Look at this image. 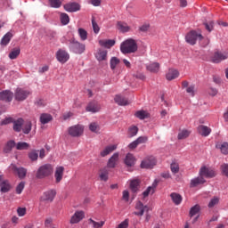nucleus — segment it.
Listing matches in <instances>:
<instances>
[{
    "label": "nucleus",
    "instance_id": "45",
    "mask_svg": "<svg viewBox=\"0 0 228 228\" xmlns=\"http://www.w3.org/2000/svg\"><path fill=\"white\" fill-rule=\"evenodd\" d=\"M200 211V206L195 205L191 208L189 215L191 217L195 216V215H197Z\"/></svg>",
    "mask_w": 228,
    "mask_h": 228
},
{
    "label": "nucleus",
    "instance_id": "59",
    "mask_svg": "<svg viewBox=\"0 0 228 228\" xmlns=\"http://www.w3.org/2000/svg\"><path fill=\"white\" fill-rule=\"evenodd\" d=\"M135 141H137V143L140 145L142 143H147L149 141V137L147 136H140Z\"/></svg>",
    "mask_w": 228,
    "mask_h": 228
},
{
    "label": "nucleus",
    "instance_id": "23",
    "mask_svg": "<svg viewBox=\"0 0 228 228\" xmlns=\"http://www.w3.org/2000/svg\"><path fill=\"white\" fill-rule=\"evenodd\" d=\"M117 28L121 31V33H129V31H131V27L124 21H118Z\"/></svg>",
    "mask_w": 228,
    "mask_h": 228
},
{
    "label": "nucleus",
    "instance_id": "31",
    "mask_svg": "<svg viewBox=\"0 0 228 228\" xmlns=\"http://www.w3.org/2000/svg\"><path fill=\"white\" fill-rule=\"evenodd\" d=\"M13 38V34L12 32H7L1 39V45L4 46L10 44V41Z\"/></svg>",
    "mask_w": 228,
    "mask_h": 228
},
{
    "label": "nucleus",
    "instance_id": "44",
    "mask_svg": "<svg viewBox=\"0 0 228 228\" xmlns=\"http://www.w3.org/2000/svg\"><path fill=\"white\" fill-rule=\"evenodd\" d=\"M89 224H92L94 228H101L104 226L105 222L101 221L100 223L95 222L94 219L90 218L89 219Z\"/></svg>",
    "mask_w": 228,
    "mask_h": 228
},
{
    "label": "nucleus",
    "instance_id": "52",
    "mask_svg": "<svg viewBox=\"0 0 228 228\" xmlns=\"http://www.w3.org/2000/svg\"><path fill=\"white\" fill-rule=\"evenodd\" d=\"M150 28H151V24L144 23L141 27H139V31H141L142 33H147Z\"/></svg>",
    "mask_w": 228,
    "mask_h": 228
},
{
    "label": "nucleus",
    "instance_id": "48",
    "mask_svg": "<svg viewBox=\"0 0 228 228\" xmlns=\"http://www.w3.org/2000/svg\"><path fill=\"white\" fill-rule=\"evenodd\" d=\"M188 136H190V131H188V130H182L178 134V140H184V139L188 138Z\"/></svg>",
    "mask_w": 228,
    "mask_h": 228
},
{
    "label": "nucleus",
    "instance_id": "18",
    "mask_svg": "<svg viewBox=\"0 0 228 228\" xmlns=\"http://www.w3.org/2000/svg\"><path fill=\"white\" fill-rule=\"evenodd\" d=\"M65 172V167H58L55 169L54 177L55 183H61V179H63V173Z\"/></svg>",
    "mask_w": 228,
    "mask_h": 228
},
{
    "label": "nucleus",
    "instance_id": "63",
    "mask_svg": "<svg viewBox=\"0 0 228 228\" xmlns=\"http://www.w3.org/2000/svg\"><path fill=\"white\" fill-rule=\"evenodd\" d=\"M221 169H222V172H223L224 175L228 177V164H223L221 166Z\"/></svg>",
    "mask_w": 228,
    "mask_h": 228
},
{
    "label": "nucleus",
    "instance_id": "37",
    "mask_svg": "<svg viewBox=\"0 0 228 228\" xmlns=\"http://www.w3.org/2000/svg\"><path fill=\"white\" fill-rule=\"evenodd\" d=\"M60 19H61V22L62 24V26H67V24H69V22H70V18L69 17V14L62 12L60 15Z\"/></svg>",
    "mask_w": 228,
    "mask_h": 228
},
{
    "label": "nucleus",
    "instance_id": "43",
    "mask_svg": "<svg viewBox=\"0 0 228 228\" xmlns=\"http://www.w3.org/2000/svg\"><path fill=\"white\" fill-rule=\"evenodd\" d=\"M78 35L80 37V40L83 42L88 38V32H86L85 28H78Z\"/></svg>",
    "mask_w": 228,
    "mask_h": 228
},
{
    "label": "nucleus",
    "instance_id": "15",
    "mask_svg": "<svg viewBox=\"0 0 228 228\" xmlns=\"http://www.w3.org/2000/svg\"><path fill=\"white\" fill-rule=\"evenodd\" d=\"M83 218H85V212L83 210L76 211L71 216L70 224H79Z\"/></svg>",
    "mask_w": 228,
    "mask_h": 228
},
{
    "label": "nucleus",
    "instance_id": "8",
    "mask_svg": "<svg viewBox=\"0 0 228 228\" xmlns=\"http://www.w3.org/2000/svg\"><path fill=\"white\" fill-rule=\"evenodd\" d=\"M85 131V127L81 125H76L69 128V134L70 136H81Z\"/></svg>",
    "mask_w": 228,
    "mask_h": 228
},
{
    "label": "nucleus",
    "instance_id": "14",
    "mask_svg": "<svg viewBox=\"0 0 228 228\" xmlns=\"http://www.w3.org/2000/svg\"><path fill=\"white\" fill-rule=\"evenodd\" d=\"M64 10L69 12H79L81 10V5L76 2L69 3L64 4Z\"/></svg>",
    "mask_w": 228,
    "mask_h": 228
},
{
    "label": "nucleus",
    "instance_id": "51",
    "mask_svg": "<svg viewBox=\"0 0 228 228\" xmlns=\"http://www.w3.org/2000/svg\"><path fill=\"white\" fill-rule=\"evenodd\" d=\"M222 154L227 155L228 154V142H223L219 147Z\"/></svg>",
    "mask_w": 228,
    "mask_h": 228
},
{
    "label": "nucleus",
    "instance_id": "46",
    "mask_svg": "<svg viewBox=\"0 0 228 228\" xmlns=\"http://www.w3.org/2000/svg\"><path fill=\"white\" fill-rule=\"evenodd\" d=\"M92 26H93L94 33H95V35H97V33H99V31H101V28H99L97 21H95V17H94V16L92 17Z\"/></svg>",
    "mask_w": 228,
    "mask_h": 228
},
{
    "label": "nucleus",
    "instance_id": "33",
    "mask_svg": "<svg viewBox=\"0 0 228 228\" xmlns=\"http://www.w3.org/2000/svg\"><path fill=\"white\" fill-rule=\"evenodd\" d=\"M170 197H171L174 204H175V206H179V204H181V202H183V197L179 193L172 192L170 194Z\"/></svg>",
    "mask_w": 228,
    "mask_h": 228
},
{
    "label": "nucleus",
    "instance_id": "9",
    "mask_svg": "<svg viewBox=\"0 0 228 228\" xmlns=\"http://www.w3.org/2000/svg\"><path fill=\"white\" fill-rule=\"evenodd\" d=\"M199 175L200 177H207L208 179L211 177H215L216 174L215 171L211 168L207 167L206 166H203L200 167Z\"/></svg>",
    "mask_w": 228,
    "mask_h": 228
},
{
    "label": "nucleus",
    "instance_id": "41",
    "mask_svg": "<svg viewBox=\"0 0 228 228\" xmlns=\"http://www.w3.org/2000/svg\"><path fill=\"white\" fill-rule=\"evenodd\" d=\"M31 127H32L31 121H26L22 128L24 134H29V133L31 132Z\"/></svg>",
    "mask_w": 228,
    "mask_h": 228
},
{
    "label": "nucleus",
    "instance_id": "7",
    "mask_svg": "<svg viewBox=\"0 0 228 228\" xmlns=\"http://www.w3.org/2000/svg\"><path fill=\"white\" fill-rule=\"evenodd\" d=\"M56 58L57 61H60V63H67L69 60L70 59V55L67 51L63 49H59L56 53Z\"/></svg>",
    "mask_w": 228,
    "mask_h": 228
},
{
    "label": "nucleus",
    "instance_id": "57",
    "mask_svg": "<svg viewBox=\"0 0 228 228\" xmlns=\"http://www.w3.org/2000/svg\"><path fill=\"white\" fill-rule=\"evenodd\" d=\"M25 183L24 182H20L17 187H16V193H18V195H20V193H22V190H24V186H25Z\"/></svg>",
    "mask_w": 228,
    "mask_h": 228
},
{
    "label": "nucleus",
    "instance_id": "26",
    "mask_svg": "<svg viewBox=\"0 0 228 228\" xmlns=\"http://www.w3.org/2000/svg\"><path fill=\"white\" fill-rule=\"evenodd\" d=\"M95 58L98 61H104L108 58V51L103 49H99L95 53Z\"/></svg>",
    "mask_w": 228,
    "mask_h": 228
},
{
    "label": "nucleus",
    "instance_id": "34",
    "mask_svg": "<svg viewBox=\"0 0 228 228\" xmlns=\"http://www.w3.org/2000/svg\"><path fill=\"white\" fill-rule=\"evenodd\" d=\"M53 120V116L51 114L43 113L40 116V122L43 125L49 124Z\"/></svg>",
    "mask_w": 228,
    "mask_h": 228
},
{
    "label": "nucleus",
    "instance_id": "13",
    "mask_svg": "<svg viewBox=\"0 0 228 228\" xmlns=\"http://www.w3.org/2000/svg\"><path fill=\"white\" fill-rule=\"evenodd\" d=\"M54 197H56V191H47L41 196V200L43 202H53Z\"/></svg>",
    "mask_w": 228,
    "mask_h": 228
},
{
    "label": "nucleus",
    "instance_id": "42",
    "mask_svg": "<svg viewBox=\"0 0 228 228\" xmlns=\"http://www.w3.org/2000/svg\"><path fill=\"white\" fill-rule=\"evenodd\" d=\"M138 134V128L135 126H130L128 128V136L129 138H133V136H136Z\"/></svg>",
    "mask_w": 228,
    "mask_h": 228
},
{
    "label": "nucleus",
    "instance_id": "5",
    "mask_svg": "<svg viewBox=\"0 0 228 228\" xmlns=\"http://www.w3.org/2000/svg\"><path fill=\"white\" fill-rule=\"evenodd\" d=\"M185 40L187 44H190V45H195V44H197V40H202V34L198 33L195 30L190 31L186 35Z\"/></svg>",
    "mask_w": 228,
    "mask_h": 228
},
{
    "label": "nucleus",
    "instance_id": "61",
    "mask_svg": "<svg viewBox=\"0 0 228 228\" xmlns=\"http://www.w3.org/2000/svg\"><path fill=\"white\" fill-rule=\"evenodd\" d=\"M200 44L202 47H206V45H209V38H204V37H202V39H200Z\"/></svg>",
    "mask_w": 228,
    "mask_h": 228
},
{
    "label": "nucleus",
    "instance_id": "27",
    "mask_svg": "<svg viewBox=\"0 0 228 228\" xmlns=\"http://www.w3.org/2000/svg\"><path fill=\"white\" fill-rule=\"evenodd\" d=\"M113 151H117V144L107 146L103 151H101L100 156H102V158H105V156H108V154H111Z\"/></svg>",
    "mask_w": 228,
    "mask_h": 228
},
{
    "label": "nucleus",
    "instance_id": "28",
    "mask_svg": "<svg viewBox=\"0 0 228 228\" xmlns=\"http://www.w3.org/2000/svg\"><path fill=\"white\" fill-rule=\"evenodd\" d=\"M198 132L201 136H209V134H211V128L204 125H200L198 126Z\"/></svg>",
    "mask_w": 228,
    "mask_h": 228
},
{
    "label": "nucleus",
    "instance_id": "38",
    "mask_svg": "<svg viewBox=\"0 0 228 228\" xmlns=\"http://www.w3.org/2000/svg\"><path fill=\"white\" fill-rule=\"evenodd\" d=\"M28 159H30V161H37L38 160V151L32 150L28 152Z\"/></svg>",
    "mask_w": 228,
    "mask_h": 228
},
{
    "label": "nucleus",
    "instance_id": "24",
    "mask_svg": "<svg viewBox=\"0 0 228 228\" xmlns=\"http://www.w3.org/2000/svg\"><path fill=\"white\" fill-rule=\"evenodd\" d=\"M206 183V179L202 176H198L191 180V188H197L200 184H204Z\"/></svg>",
    "mask_w": 228,
    "mask_h": 228
},
{
    "label": "nucleus",
    "instance_id": "25",
    "mask_svg": "<svg viewBox=\"0 0 228 228\" xmlns=\"http://www.w3.org/2000/svg\"><path fill=\"white\" fill-rule=\"evenodd\" d=\"M146 69L149 72H151L152 74H158V72H159V63L151 62L146 66Z\"/></svg>",
    "mask_w": 228,
    "mask_h": 228
},
{
    "label": "nucleus",
    "instance_id": "40",
    "mask_svg": "<svg viewBox=\"0 0 228 228\" xmlns=\"http://www.w3.org/2000/svg\"><path fill=\"white\" fill-rule=\"evenodd\" d=\"M17 151H28L29 149V143L25 142H20L16 144Z\"/></svg>",
    "mask_w": 228,
    "mask_h": 228
},
{
    "label": "nucleus",
    "instance_id": "64",
    "mask_svg": "<svg viewBox=\"0 0 228 228\" xmlns=\"http://www.w3.org/2000/svg\"><path fill=\"white\" fill-rule=\"evenodd\" d=\"M17 214L19 216H24V215H26V208H19L17 209Z\"/></svg>",
    "mask_w": 228,
    "mask_h": 228
},
{
    "label": "nucleus",
    "instance_id": "2",
    "mask_svg": "<svg viewBox=\"0 0 228 228\" xmlns=\"http://www.w3.org/2000/svg\"><path fill=\"white\" fill-rule=\"evenodd\" d=\"M69 49L71 53H75V54H83V53H85L86 45L85 44L79 43L75 38H72L69 40Z\"/></svg>",
    "mask_w": 228,
    "mask_h": 228
},
{
    "label": "nucleus",
    "instance_id": "62",
    "mask_svg": "<svg viewBox=\"0 0 228 228\" xmlns=\"http://www.w3.org/2000/svg\"><path fill=\"white\" fill-rule=\"evenodd\" d=\"M129 227V220L126 219L125 221L121 222L117 228H127Z\"/></svg>",
    "mask_w": 228,
    "mask_h": 228
},
{
    "label": "nucleus",
    "instance_id": "22",
    "mask_svg": "<svg viewBox=\"0 0 228 228\" xmlns=\"http://www.w3.org/2000/svg\"><path fill=\"white\" fill-rule=\"evenodd\" d=\"M118 161V153H114L109 159L107 163L108 168H115L117 167V163Z\"/></svg>",
    "mask_w": 228,
    "mask_h": 228
},
{
    "label": "nucleus",
    "instance_id": "53",
    "mask_svg": "<svg viewBox=\"0 0 228 228\" xmlns=\"http://www.w3.org/2000/svg\"><path fill=\"white\" fill-rule=\"evenodd\" d=\"M135 117L141 120H143V118L147 117V112H145V110H139L135 113Z\"/></svg>",
    "mask_w": 228,
    "mask_h": 228
},
{
    "label": "nucleus",
    "instance_id": "58",
    "mask_svg": "<svg viewBox=\"0 0 228 228\" xmlns=\"http://www.w3.org/2000/svg\"><path fill=\"white\" fill-rule=\"evenodd\" d=\"M154 190L152 189V187L149 186L143 192H142V195L143 197H149V195H151L154 193Z\"/></svg>",
    "mask_w": 228,
    "mask_h": 228
},
{
    "label": "nucleus",
    "instance_id": "11",
    "mask_svg": "<svg viewBox=\"0 0 228 228\" xmlns=\"http://www.w3.org/2000/svg\"><path fill=\"white\" fill-rule=\"evenodd\" d=\"M11 170H12L20 179H24L28 174V169L25 167H17L15 165H11Z\"/></svg>",
    "mask_w": 228,
    "mask_h": 228
},
{
    "label": "nucleus",
    "instance_id": "54",
    "mask_svg": "<svg viewBox=\"0 0 228 228\" xmlns=\"http://www.w3.org/2000/svg\"><path fill=\"white\" fill-rule=\"evenodd\" d=\"M100 178L102 181H108V169L104 168L101 171Z\"/></svg>",
    "mask_w": 228,
    "mask_h": 228
},
{
    "label": "nucleus",
    "instance_id": "29",
    "mask_svg": "<svg viewBox=\"0 0 228 228\" xmlns=\"http://www.w3.org/2000/svg\"><path fill=\"white\" fill-rule=\"evenodd\" d=\"M99 45L102 47H106L107 49H110V47H113V45H115V40H113V39H101L99 41Z\"/></svg>",
    "mask_w": 228,
    "mask_h": 228
},
{
    "label": "nucleus",
    "instance_id": "50",
    "mask_svg": "<svg viewBox=\"0 0 228 228\" xmlns=\"http://www.w3.org/2000/svg\"><path fill=\"white\" fill-rule=\"evenodd\" d=\"M172 174H179V164L177 162H173L170 165Z\"/></svg>",
    "mask_w": 228,
    "mask_h": 228
},
{
    "label": "nucleus",
    "instance_id": "60",
    "mask_svg": "<svg viewBox=\"0 0 228 228\" xmlns=\"http://www.w3.org/2000/svg\"><path fill=\"white\" fill-rule=\"evenodd\" d=\"M213 21H209L208 23H204L205 28L208 33H211L213 31Z\"/></svg>",
    "mask_w": 228,
    "mask_h": 228
},
{
    "label": "nucleus",
    "instance_id": "10",
    "mask_svg": "<svg viewBox=\"0 0 228 228\" xmlns=\"http://www.w3.org/2000/svg\"><path fill=\"white\" fill-rule=\"evenodd\" d=\"M135 209L137 210L136 212H134V214L136 216H143V213H149V207L143 206V203L142 201H137L135 204Z\"/></svg>",
    "mask_w": 228,
    "mask_h": 228
},
{
    "label": "nucleus",
    "instance_id": "55",
    "mask_svg": "<svg viewBox=\"0 0 228 228\" xmlns=\"http://www.w3.org/2000/svg\"><path fill=\"white\" fill-rule=\"evenodd\" d=\"M220 202V199L214 197L208 203V208H215Z\"/></svg>",
    "mask_w": 228,
    "mask_h": 228
},
{
    "label": "nucleus",
    "instance_id": "20",
    "mask_svg": "<svg viewBox=\"0 0 228 228\" xmlns=\"http://www.w3.org/2000/svg\"><path fill=\"white\" fill-rule=\"evenodd\" d=\"M177 77H179V71L175 69H169L166 75V79H167V81H173V79H177Z\"/></svg>",
    "mask_w": 228,
    "mask_h": 228
},
{
    "label": "nucleus",
    "instance_id": "6",
    "mask_svg": "<svg viewBox=\"0 0 228 228\" xmlns=\"http://www.w3.org/2000/svg\"><path fill=\"white\" fill-rule=\"evenodd\" d=\"M228 58V52L224 51V52H215L211 60L213 63H220L221 61H224V60H227Z\"/></svg>",
    "mask_w": 228,
    "mask_h": 228
},
{
    "label": "nucleus",
    "instance_id": "30",
    "mask_svg": "<svg viewBox=\"0 0 228 228\" xmlns=\"http://www.w3.org/2000/svg\"><path fill=\"white\" fill-rule=\"evenodd\" d=\"M134 163H136L134 156H133L131 153H127L125 159V164L126 167H134Z\"/></svg>",
    "mask_w": 228,
    "mask_h": 228
},
{
    "label": "nucleus",
    "instance_id": "35",
    "mask_svg": "<svg viewBox=\"0 0 228 228\" xmlns=\"http://www.w3.org/2000/svg\"><path fill=\"white\" fill-rule=\"evenodd\" d=\"M139 186H140V180H132L130 182V190H132L134 193H136L138 191Z\"/></svg>",
    "mask_w": 228,
    "mask_h": 228
},
{
    "label": "nucleus",
    "instance_id": "3",
    "mask_svg": "<svg viewBox=\"0 0 228 228\" xmlns=\"http://www.w3.org/2000/svg\"><path fill=\"white\" fill-rule=\"evenodd\" d=\"M53 174V166L51 164H45L41 166L37 172V179H44L49 177Z\"/></svg>",
    "mask_w": 228,
    "mask_h": 228
},
{
    "label": "nucleus",
    "instance_id": "39",
    "mask_svg": "<svg viewBox=\"0 0 228 228\" xmlns=\"http://www.w3.org/2000/svg\"><path fill=\"white\" fill-rule=\"evenodd\" d=\"M19 54H20V48H14L12 50V52L9 53L10 60H16V58L19 57Z\"/></svg>",
    "mask_w": 228,
    "mask_h": 228
},
{
    "label": "nucleus",
    "instance_id": "17",
    "mask_svg": "<svg viewBox=\"0 0 228 228\" xmlns=\"http://www.w3.org/2000/svg\"><path fill=\"white\" fill-rule=\"evenodd\" d=\"M86 111H90L91 113H97L101 111V105L97 102H92L87 105Z\"/></svg>",
    "mask_w": 228,
    "mask_h": 228
},
{
    "label": "nucleus",
    "instance_id": "16",
    "mask_svg": "<svg viewBox=\"0 0 228 228\" xmlns=\"http://www.w3.org/2000/svg\"><path fill=\"white\" fill-rule=\"evenodd\" d=\"M13 99V93L11 91L5 90L0 93V101L4 102H12Z\"/></svg>",
    "mask_w": 228,
    "mask_h": 228
},
{
    "label": "nucleus",
    "instance_id": "4",
    "mask_svg": "<svg viewBox=\"0 0 228 228\" xmlns=\"http://www.w3.org/2000/svg\"><path fill=\"white\" fill-rule=\"evenodd\" d=\"M31 94V91L24 88L18 87L14 93L15 101H19L22 102V101H26L28 97Z\"/></svg>",
    "mask_w": 228,
    "mask_h": 228
},
{
    "label": "nucleus",
    "instance_id": "36",
    "mask_svg": "<svg viewBox=\"0 0 228 228\" xmlns=\"http://www.w3.org/2000/svg\"><path fill=\"white\" fill-rule=\"evenodd\" d=\"M13 147H15V141H9L4 148V152H5V154H10Z\"/></svg>",
    "mask_w": 228,
    "mask_h": 228
},
{
    "label": "nucleus",
    "instance_id": "32",
    "mask_svg": "<svg viewBox=\"0 0 228 228\" xmlns=\"http://www.w3.org/2000/svg\"><path fill=\"white\" fill-rule=\"evenodd\" d=\"M114 101L117 104H118V106H127V104H129V102L127 101V99L120 95H116L114 98Z\"/></svg>",
    "mask_w": 228,
    "mask_h": 228
},
{
    "label": "nucleus",
    "instance_id": "1",
    "mask_svg": "<svg viewBox=\"0 0 228 228\" xmlns=\"http://www.w3.org/2000/svg\"><path fill=\"white\" fill-rule=\"evenodd\" d=\"M120 51L123 54H131L138 51V44L133 38L126 39L120 45Z\"/></svg>",
    "mask_w": 228,
    "mask_h": 228
},
{
    "label": "nucleus",
    "instance_id": "47",
    "mask_svg": "<svg viewBox=\"0 0 228 228\" xmlns=\"http://www.w3.org/2000/svg\"><path fill=\"white\" fill-rule=\"evenodd\" d=\"M119 63L120 60H118V58L112 57L110 60V69H112V70H115V69H117V65H118Z\"/></svg>",
    "mask_w": 228,
    "mask_h": 228
},
{
    "label": "nucleus",
    "instance_id": "19",
    "mask_svg": "<svg viewBox=\"0 0 228 228\" xmlns=\"http://www.w3.org/2000/svg\"><path fill=\"white\" fill-rule=\"evenodd\" d=\"M0 187L2 193H8L10 191V188L12 186L10 185V183H8V180H3V176L0 175Z\"/></svg>",
    "mask_w": 228,
    "mask_h": 228
},
{
    "label": "nucleus",
    "instance_id": "21",
    "mask_svg": "<svg viewBox=\"0 0 228 228\" xmlns=\"http://www.w3.org/2000/svg\"><path fill=\"white\" fill-rule=\"evenodd\" d=\"M13 126L12 129L16 133H20L22 131V126H24V119L18 118L17 120L12 121Z\"/></svg>",
    "mask_w": 228,
    "mask_h": 228
},
{
    "label": "nucleus",
    "instance_id": "49",
    "mask_svg": "<svg viewBox=\"0 0 228 228\" xmlns=\"http://www.w3.org/2000/svg\"><path fill=\"white\" fill-rule=\"evenodd\" d=\"M52 8H60L61 6V0H49Z\"/></svg>",
    "mask_w": 228,
    "mask_h": 228
},
{
    "label": "nucleus",
    "instance_id": "56",
    "mask_svg": "<svg viewBox=\"0 0 228 228\" xmlns=\"http://www.w3.org/2000/svg\"><path fill=\"white\" fill-rule=\"evenodd\" d=\"M89 129H90V131H92V133H98L99 132V125H97V123H91L89 126Z\"/></svg>",
    "mask_w": 228,
    "mask_h": 228
},
{
    "label": "nucleus",
    "instance_id": "12",
    "mask_svg": "<svg viewBox=\"0 0 228 228\" xmlns=\"http://www.w3.org/2000/svg\"><path fill=\"white\" fill-rule=\"evenodd\" d=\"M156 165V159L154 157H148L141 163V168H153Z\"/></svg>",
    "mask_w": 228,
    "mask_h": 228
}]
</instances>
